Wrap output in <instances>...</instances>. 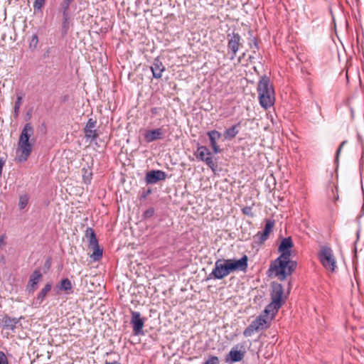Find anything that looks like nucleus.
Here are the masks:
<instances>
[{"instance_id":"12","label":"nucleus","mask_w":364,"mask_h":364,"mask_svg":"<svg viewBox=\"0 0 364 364\" xmlns=\"http://www.w3.org/2000/svg\"><path fill=\"white\" fill-rule=\"evenodd\" d=\"M165 136V130L162 128L146 130L144 134V139L146 143L163 139Z\"/></svg>"},{"instance_id":"46","label":"nucleus","mask_w":364,"mask_h":364,"mask_svg":"<svg viewBox=\"0 0 364 364\" xmlns=\"http://www.w3.org/2000/svg\"><path fill=\"white\" fill-rule=\"evenodd\" d=\"M297 60H299V61L303 62V58L299 57V55H297Z\"/></svg>"},{"instance_id":"21","label":"nucleus","mask_w":364,"mask_h":364,"mask_svg":"<svg viewBox=\"0 0 364 364\" xmlns=\"http://www.w3.org/2000/svg\"><path fill=\"white\" fill-rule=\"evenodd\" d=\"M52 287L51 284L48 283L45 285V287L41 289V291L38 294L37 297L35 299V300L33 302V305L35 306H40L45 298L46 297L48 293L50 291Z\"/></svg>"},{"instance_id":"43","label":"nucleus","mask_w":364,"mask_h":364,"mask_svg":"<svg viewBox=\"0 0 364 364\" xmlns=\"http://www.w3.org/2000/svg\"><path fill=\"white\" fill-rule=\"evenodd\" d=\"M4 245H5V236L1 235L0 236V247Z\"/></svg>"},{"instance_id":"24","label":"nucleus","mask_w":364,"mask_h":364,"mask_svg":"<svg viewBox=\"0 0 364 364\" xmlns=\"http://www.w3.org/2000/svg\"><path fill=\"white\" fill-rule=\"evenodd\" d=\"M328 197L334 202L338 200V187L333 183H330L328 186Z\"/></svg>"},{"instance_id":"3","label":"nucleus","mask_w":364,"mask_h":364,"mask_svg":"<svg viewBox=\"0 0 364 364\" xmlns=\"http://www.w3.org/2000/svg\"><path fill=\"white\" fill-rule=\"evenodd\" d=\"M257 92L260 105L267 109L273 105L274 102V92L272 86L269 84V78L263 76L259 81Z\"/></svg>"},{"instance_id":"19","label":"nucleus","mask_w":364,"mask_h":364,"mask_svg":"<svg viewBox=\"0 0 364 364\" xmlns=\"http://www.w3.org/2000/svg\"><path fill=\"white\" fill-rule=\"evenodd\" d=\"M42 278V274L40 270L36 269L31 274L28 285V291L29 293H33L34 291L37 289V285L40 279Z\"/></svg>"},{"instance_id":"32","label":"nucleus","mask_w":364,"mask_h":364,"mask_svg":"<svg viewBox=\"0 0 364 364\" xmlns=\"http://www.w3.org/2000/svg\"><path fill=\"white\" fill-rule=\"evenodd\" d=\"M69 16H63L62 33L65 35L69 28Z\"/></svg>"},{"instance_id":"35","label":"nucleus","mask_w":364,"mask_h":364,"mask_svg":"<svg viewBox=\"0 0 364 364\" xmlns=\"http://www.w3.org/2000/svg\"><path fill=\"white\" fill-rule=\"evenodd\" d=\"M242 212L243 214L246 215H248L251 218H253L255 216L253 212H252V207L250 206H246V207H244L242 209Z\"/></svg>"},{"instance_id":"13","label":"nucleus","mask_w":364,"mask_h":364,"mask_svg":"<svg viewBox=\"0 0 364 364\" xmlns=\"http://www.w3.org/2000/svg\"><path fill=\"white\" fill-rule=\"evenodd\" d=\"M282 286L279 284H274L272 285V291L271 296L272 301V302L274 304V306H276V311H278V309L282 306Z\"/></svg>"},{"instance_id":"29","label":"nucleus","mask_w":364,"mask_h":364,"mask_svg":"<svg viewBox=\"0 0 364 364\" xmlns=\"http://www.w3.org/2000/svg\"><path fill=\"white\" fill-rule=\"evenodd\" d=\"M73 0H63L61 4L62 10H63V16H69L68 11L70 9V4L73 2Z\"/></svg>"},{"instance_id":"33","label":"nucleus","mask_w":364,"mask_h":364,"mask_svg":"<svg viewBox=\"0 0 364 364\" xmlns=\"http://www.w3.org/2000/svg\"><path fill=\"white\" fill-rule=\"evenodd\" d=\"M274 226V220H267L263 232L269 235L270 232L272 231Z\"/></svg>"},{"instance_id":"23","label":"nucleus","mask_w":364,"mask_h":364,"mask_svg":"<svg viewBox=\"0 0 364 364\" xmlns=\"http://www.w3.org/2000/svg\"><path fill=\"white\" fill-rule=\"evenodd\" d=\"M23 102V94L21 92H16V100L14 107V117L16 119L19 115L20 107Z\"/></svg>"},{"instance_id":"11","label":"nucleus","mask_w":364,"mask_h":364,"mask_svg":"<svg viewBox=\"0 0 364 364\" xmlns=\"http://www.w3.org/2000/svg\"><path fill=\"white\" fill-rule=\"evenodd\" d=\"M166 178V172L161 170H151L146 173L145 181L146 184H155L159 181H164Z\"/></svg>"},{"instance_id":"38","label":"nucleus","mask_w":364,"mask_h":364,"mask_svg":"<svg viewBox=\"0 0 364 364\" xmlns=\"http://www.w3.org/2000/svg\"><path fill=\"white\" fill-rule=\"evenodd\" d=\"M346 141H343L341 143V144L339 145L337 151H336V159H335V161L336 162H338V157H339V154L341 153V149H343V146L346 144Z\"/></svg>"},{"instance_id":"7","label":"nucleus","mask_w":364,"mask_h":364,"mask_svg":"<svg viewBox=\"0 0 364 364\" xmlns=\"http://www.w3.org/2000/svg\"><path fill=\"white\" fill-rule=\"evenodd\" d=\"M320 262L323 266L331 271H334L336 268V260L331 248L323 247L318 254Z\"/></svg>"},{"instance_id":"1","label":"nucleus","mask_w":364,"mask_h":364,"mask_svg":"<svg viewBox=\"0 0 364 364\" xmlns=\"http://www.w3.org/2000/svg\"><path fill=\"white\" fill-rule=\"evenodd\" d=\"M294 242L291 237L283 238L278 247L280 255L270 264L269 271L273 272L274 276L280 280H284L293 271L291 264V250Z\"/></svg>"},{"instance_id":"2","label":"nucleus","mask_w":364,"mask_h":364,"mask_svg":"<svg viewBox=\"0 0 364 364\" xmlns=\"http://www.w3.org/2000/svg\"><path fill=\"white\" fill-rule=\"evenodd\" d=\"M34 129L31 123H26L20 134L18 142L17 157L19 161H25L30 156L33 144L29 141L31 136L33 134Z\"/></svg>"},{"instance_id":"9","label":"nucleus","mask_w":364,"mask_h":364,"mask_svg":"<svg viewBox=\"0 0 364 364\" xmlns=\"http://www.w3.org/2000/svg\"><path fill=\"white\" fill-rule=\"evenodd\" d=\"M228 48L231 52L230 60H233L240 46H242L241 36L237 33L228 34Z\"/></svg>"},{"instance_id":"44","label":"nucleus","mask_w":364,"mask_h":364,"mask_svg":"<svg viewBox=\"0 0 364 364\" xmlns=\"http://www.w3.org/2000/svg\"><path fill=\"white\" fill-rule=\"evenodd\" d=\"M151 193V189H148L145 193H143L142 198H146L148 195H149Z\"/></svg>"},{"instance_id":"8","label":"nucleus","mask_w":364,"mask_h":364,"mask_svg":"<svg viewBox=\"0 0 364 364\" xmlns=\"http://www.w3.org/2000/svg\"><path fill=\"white\" fill-rule=\"evenodd\" d=\"M131 319L130 323L133 328V333L136 336L144 335L143 327L146 320V318L142 317L140 312L135 311L130 309Z\"/></svg>"},{"instance_id":"4","label":"nucleus","mask_w":364,"mask_h":364,"mask_svg":"<svg viewBox=\"0 0 364 364\" xmlns=\"http://www.w3.org/2000/svg\"><path fill=\"white\" fill-rule=\"evenodd\" d=\"M232 272L228 259H218L215 262V267L208 277V279H223Z\"/></svg>"},{"instance_id":"47","label":"nucleus","mask_w":364,"mask_h":364,"mask_svg":"<svg viewBox=\"0 0 364 364\" xmlns=\"http://www.w3.org/2000/svg\"><path fill=\"white\" fill-rule=\"evenodd\" d=\"M33 38H35V39H36V40H37V39H38L37 36H33Z\"/></svg>"},{"instance_id":"30","label":"nucleus","mask_w":364,"mask_h":364,"mask_svg":"<svg viewBox=\"0 0 364 364\" xmlns=\"http://www.w3.org/2000/svg\"><path fill=\"white\" fill-rule=\"evenodd\" d=\"M277 311H276V306H274V304L272 302L271 304H269V305H267L265 308V309L263 311V314H262L263 316H264V318L267 319V316L269 314H272V315H274L275 312H277Z\"/></svg>"},{"instance_id":"15","label":"nucleus","mask_w":364,"mask_h":364,"mask_svg":"<svg viewBox=\"0 0 364 364\" xmlns=\"http://www.w3.org/2000/svg\"><path fill=\"white\" fill-rule=\"evenodd\" d=\"M22 318L23 316H21L19 318H12L9 316L8 314H5L0 321H1L4 329L15 331L18 324L21 326V324L20 323V321Z\"/></svg>"},{"instance_id":"6","label":"nucleus","mask_w":364,"mask_h":364,"mask_svg":"<svg viewBox=\"0 0 364 364\" xmlns=\"http://www.w3.org/2000/svg\"><path fill=\"white\" fill-rule=\"evenodd\" d=\"M195 155L198 160L205 162L213 171H215L218 165L214 162L212 154L207 146H199L195 153Z\"/></svg>"},{"instance_id":"42","label":"nucleus","mask_w":364,"mask_h":364,"mask_svg":"<svg viewBox=\"0 0 364 364\" xmlns=\"http://www.w3.org/2000/svg\"><path fill=\"white\" fill-rule=\"evenodd\" d=\"M161 110V108L159 107H152L151 109V112L152 114L156 115L159 114V112Z\"/></svg>"},{"instance_id":"26","label":"nucleus","mask_w":364,"mask_h":364,"mask_svg":"<svg viewBox=\"0 0 364 364\" xmlns=\"http://www.w3.org/2000/svg\"><path fill=\"white\" fill-rule=\"evenodd\" d=\"M269 235L267 233L262 232H258L255 236H254V241L255 243H257L258 245H261L263 244L269 237Z\"/></svg>"},{"instance_id":"28","label":"nucleus","mask_w":364,"mask_h":364,"mask_svg":"<svg viewBox=\"0 0 364 364\" xmlns=\"http://www.w3.org/2000/svg\"><path fill=\"white\" fill-rule=\"evenodd\" d=\"M82 178L83 181L85 183H90L92 179V173L90 167L83 168L82 169Z\"/></svg>"},{"instance_id":"41","label":"nucleus","mask_w":364,"mask_h":364,"mask_svg":"<svg viewBox=\"0 0 364 364\" xmlns=\"http://www.w3.org/2000/svg\"><path fill=\"white\" fill-rule=\"evenodd\" d=\"M5 164V159L2 157H0V176L2 173V169Z\"/></svg>"},{"instance_id":"5","label":"nucleus","mask_w":364,"mask_h":364,"mask_svg":"<svg viewBox=\"0 0 364 364\" xmlns=\"http://www.w3.org/2000/svg\"><path fill=\"white\" fill-rule=\"evenodd\" d=\"M85 237L89 242L88 247L93 250L91 258L94 261H98L102 256V250L100 247L95 230L92 228H87L85 230Z\"/></svg>"},{"instance_id":"22","label":"nucleus","mask_w":364,"mask_h":364,"mask_svg":"<svg viewBox=\"0 0 364 364\" xmlns=\"http://www.w3.org/2000/svg\"><path fill=\"white\" fill-rule=\"evenodd\" d=\"M240 124L238 123L235 125H233L230 128L227 129L223 133L224 138L228 140H230L235 138L239 132L237 127L240 126Z\"/></svg>"},{"instance_id":"31","label":"nucleus","mask_w":364,"mask_h":364,"mask_svg":"<svg viewBox=\"0 0 364 364\" xmlns=\"http://www.w3.org/2000/svg\"><path fill=\"white\" fill-rule=\"evenodd\" d=\"M28 202V196L26 194L21 195L19 197L18 207L21 210L24 209Z\"/></svg>"},{"instance_id":"16","label":"nucleus","mask_w":364,"mask_h":364,"mask_svg":"<svg viewBox=\"0 0 364 364\" xmlns=\"http://www.w3.org/2000/svg\"><path fill=\"white\" fill-rule=\"evenodd\" d=\"M97 124V121L92 118H90L87 122L86 126L84 128L85 136L87 139H91L95 140L98 138L99 134L95 129Z\"/></svg>"},{"instance_id":"25","label":"nucleus","mask_w":364,"mask_h":364,"mask_svg":"<svg viewBox=\"0 0 364 364\" xmlns=\"http://www.w3.org/2000/svg\"><path fill=\"white\" fill-rule=\"evenodd\" d=\"M72 287L71 282L68 278L62 279L59 285V289L65 291L67 294L72 292Z\"/></svg>"},{"instance_id":"45","label":"nucleus","mask_w":364,"mask_h":364,"mask_svg":"<svg viewBox=\"0 0 364 364\" xmlns=\"http://www.w3.org/2000/svg\"><path fill=\"white\" fill-rule=\"evenodd\" d=\"M104 364H122V363L118 361L109 362V361L106 360Z\"/></svg>"},{"instance_id":"20","label":"nucleus","mask_w":364,"mask_h":364,"mask_svg":"<svg viewBox=\"0 0 364 364\" xmlns=\"http://www.w3.org/2000/svg\"><path fill=\"white\" fill-rule=\"evenodd\" d=\"M238 346L233 347L227 355L226 360L231 363H237L241 361L245 356V351L239 350Z\"/></svg>"},{"instance_id":"48","label":"nucleus","mask_w":364,"mask_h":364,"mask_svg":"<svg viewBox=\"0 0 364 364\" xmlns=\"http://www.w3.org/2000/svg\"><path fill=\"white\" fill-rule=\"evenodd\" d=\"M271 179L274 181V178L271 177Z\"/></svg>"},{"instance_id":"27","label":"nucleus","mask_w":364,"mask_h":364,"mask_svg":"<svg viewBox=\"0 0 364 364\" xmlns=\"http://www.w3.org/2000/svg\"><path fill=\"white\" fill-rule=\"evenodd\" d=\"M269 235L267 233L262 232H258L255 236H254V241L255 243H257L258 245H261L263 244L269 237Z\"/></svg>"},{"instance_id":"39","label":"nucleus","mask_w":364,"mask_h":364,"mask_svg":"<svg viewBox=\"0 0 364 364\" xmlns=\"http://www.w3.org/2000/svg\"><path fill=\"white\" fill-rule=\"evenodd\" d=\"M0 364H9L8 359L2 351H0Z\"/></svg>"},{"instance_id":"14","label":"nucleus","mask_w":364,"mask_h":364,"mask_svg":"<svg viewBox=\"0 0 364 364\" xmlns=\"http://www.w3.org/2000/svg\"><path fill=\"white\" fill-rule=\"evenodd\" d=\"M231 269L233 272L241 271L245 272L248 267V257L246 255H243L240 259H228Z\"/></svg>"},{"instance_id":"17","label":"nucleus","mask_w":364,"mask_h":364,"mask_svg":"<svg viewBox=\"0 0 364 364\" xmlns=\"http://www.w3.org/2000/svg\"><path fill=\"white\" fill-rule=\"evenodd\" d=\"M150 68L152 72L153 77L156 79H160L162 77V73L166 70V68L159 57H156L154 59Z\"/></svg>"},{"instance_id":"36","label":"nucleus","mask_w":364,"mask_h":364,"mask_svg":"<svg viewBox=\"0 0 364 364\" xmlns=\"http://www.w3.org/2000/svg\"><path fill=\"white\" fill-rule=\"evenodd\" d=\"M204 364H220V361L217 356L211 355L208 358Z\"/></svg>"},{"instance_id":"10","label":"nucleus","mask_w":364,"mask_h":364,"mask_svg":"<svg viewBox=\"0 0 364 364\" xmlns=\"http://www.w3.org/2000/svg\"><path fill=\"white\" fill-rule=\"evenodd\" d=\"M267 323V319L264 316L260 315L253 320L251 323L245 329L243 335L245 337L251 336L255 331L262 328Z\"/></svg>"},{"instance_id":"18","label":"nucleus","mask_w":364,"mask_h":364,"mask_svg":"<svg viewBox=\"0 0 364 364\" xmlns=\"http://www.w3.org/2000/svg\"><path fill=\"white\" fill-rule=\"evenodd\" d=\"M207 135L210 139V146L215 154H219L222 152V149L217 144V141L221 137V134L217 130H211L207 132Z\"/></svg>"},{"instance_id":"34","label":"nucleus","mask_w":364,"mask_h":364,"mask_svg":"<svg viewBox=\"0 0 364 364\" xmlns=\"http://www.w3.org/2000/svg\"><path fill=\"white\" fill-rule=\"evenodd\" d=\"M46 3V0H35L33 3V9L34 11H40L42 7L44 6Z\"/></svg>"},{"instance_id":"40","label":"nucleus","mask_w":364,"mask_h":364,"mask_svg":"<svg viewBox=\"0 0 364 364\" xmlns=\"http://www.w3.org/2000/svg\"><path fill=\"white\" fill-rule=\"evenodd\" d=\"M252 41V42L250 43V48L252 49H253L254 53H256L255 50H258V44H257V40L255 38H253Z\"/></svg>"},{"instance_id":"37","label":"nucleus","mask_w":364,"mask_h":364,"mask_svg":"<svg viewBox=\"0 0 364 364\" xmlns=\"http://www.w3.org/2000/svg\"><path fill=\"white\" fill-rule=\"evenodd\" d=\"M154 208H149L144 213V218H151L154 215Z\"/></svg>"}]
</instances>
